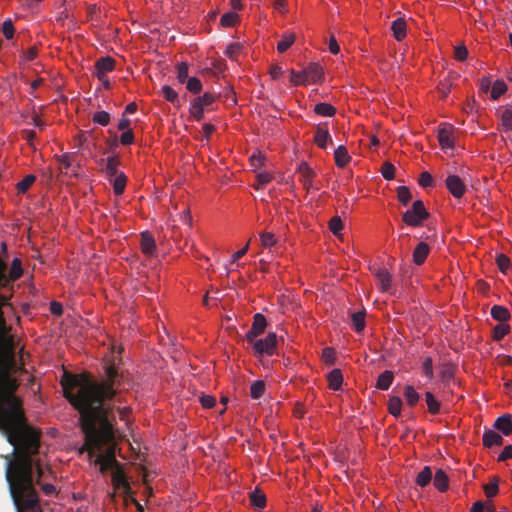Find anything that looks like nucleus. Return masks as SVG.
<instances>
[{"instance_id":"nucleus-1","label":"nucleus","mask_w":512,"mask_h":512,"mask_svg":"<svg viewBox=\"0 0 512 512\" xmlns=\"http://www.w3.org/2000/svg\"><path fill=\"white\" fill-rule=\"evenodd\" d=\"M18 389L11 391L14 401L0 396V433L13 446L11 454L1 455L6 460L5 479L16 512H43L35 486L41 485L45 495L56 488L41 484L46 477L39 457L41 433L29 424Z\"/></svg>"},{"instance_id":"nucleus-2","label":"nucleus","mask_w":512,"mask_h":512,"mask_svg":"<svg viewBox=\"0 0 512 512\" xmlns=\"http://www.w3.org/2000/svg\"><path fill=\"white\" fill-rule=\"evenodd\" d=\"M104 372L105 379L102 381L95 380L89 374L68 373L61 380L64 397L80 414L79 422L85 443L79 451H87L89 459L115 438L112 407L105 401L116 395L122 375L114 364H106Z\"/></svg>"},{"instance_id":"nucleus-3","label":"nucleus","mask_w":512,"mask_h":512,"mask_svg":"<svg viewBox=\"0 0 512 512\" xmlns=\"http://www.w3.org/2000/svg\"><path fill=\"white\" fill-rule=\"evenodd\" d=\"M430 216L426 210L422 200H416L413 202L411 209H408L403 215L402 220L405 224L418 227Z\"/></svg>"},{"instance_id":"nucleus-4","label":"nucleus","mask_w":512,"mask_h":512,"mask_svg":"<svg viewBox=\"0 0 512 512\" xmlns=\"http://www.w3.org/2000/svg\"><path fill=\"white\" fill-rule=\"evenodd\" d=\"M250 343L253 345L256 354L272 356L276 352L277 335L274 332H269L265 338L254 339V341Z\"/></svg>"},{"instance_id":"nucleus-5","label":"nucleus","mask_w":512,"mask_h":512,"mask_svg":"<svg viewBox=\"0 0 512 512\" xmlns=\"http://www.w3.org/2000/svg\"><path fill=\"white\" fill-rule=\"evenodd\" d=\"M267 327V320L261 313H256L253 317L251 328L246 333V340L253 342L259 335L263 334Z\"/></svg>"},{"instance_id":"nucleus-6","label":"nucleus","mask_w":512,"mask_h":512,"mask_svg":"<svg viewBox=\"0 0 512 512\" xmlns=\"http://www.w3.org/2000/svg\"><path fill=\"white\" fill-rule=\"evenodd\" d=\"M448 191L453 195L454 198L460 199L466 193V185L458 175H448L445 180Z\"/></svg>"},{"instance_id":"nucleus-7","label":"nucleus","mask_w":512,"mask_h":512,"mask_svg":"<svg viewBox=\"0 0 512 512\" xmlns=\"http://www.w3.org/2000/svg\"><path fill=\"white\" fill-rule=\"evenodd\" d=\"M438 141L442 149H453L454 148V128L452 125H443L438 130Z\"/></svg>"},{"instance_id":"nucleus-8","label":"nucleus","mask_w":512,"mask_h":512,"mask_svg":"<svg viewBox=\"0 0 512 512\" xmlns=\"http://www.w3.org/2000/svg\"><path fill=\"white\" fill-rule=\"evenodd\" d=\"M94 462L100 466L101 473H105L110 468L114 470L116 467H120L119 462L115 458L113 449H109L105 455H98Z\"/></svg>"},{"instance_id":"nucleus-9","label":"nucleus","mask_w":512,"mask_h":512,"mask_svg":"<svg viewBox=\"0 0 512 512\" xmlns=\"http://www.w3.org/2000/svg\"><path fill=\"white\" fill-rule=\"evenodd\" d=\"M112 484L115 487V489L121 491L124 494H129L131 492V487L126 479L125 473L121 466L116 467V469L113 470Z\"/></svg>"},{"instance_id":"nucleus-10","label":"nucleus","mask_w":512,"mask_h":512,"mask_svg":"<svg viewBox=\"0 0 512 512\" xmlns=\"http://www.w3.org/2000/svg\"><path fill=\"white\" fill-rule=\"evenodd\" d=\"M115 60L110 57H101L94 64L93 75H107L115 69Z\"/></svg>"},{"instance_id":"nucleus-11","label":"nucleus","mask_w":512,"mask_h":512,"mask_svg":"<svg viewBox=\"0 0 512 512\" xmlns=\"http://www.w3.org/2000/svg\"><path fill=\"white\" fill-rule=\"evenodd\" d=\"M374 276L377 278L380 289L384 292L388 291L391 286V275L386 268H371Z\"/></svg>"},{"instance_id":"nucleus-12","label":"nucleus","mask_w":512,"mask_h":512,"mask_svg":"<svg viewBox=\"0 0 512 512\" xmlns=\"http://www.w3.org/2000/svg\"><path fill=\"white\" fill-rule=\"evenodd\" d=\"M304 71L307 82L319 83L323 79V68L318 63H310Z\"/></svg>"},{"instance_id":"nucleus-13","label":"nucleus","mask_w":512,"mask_h":512,"mask_svg":"<svg viewBox=\"0 0 512 512\" xmlns=\"http://www.w3.org/2000/svg\"><path fill=\"white\" fill-rule=\"evenodd\" d=\"M430 253V247L426 242H420L415 247L412 258L415 265H422Z\"/></svg>"},{"instance_id":"nucleus-14","label":"nucleus","mask_w":512,"mask_h":512,"mask_svg":"<svg viewBox=\"0 0 512 512\" xmlns=\"http://www.w3.org/2000/svg\"><path fill=\"white\" fill-rule=\"evenodd\" d=\"M494 428L501 431L505 436L510 435L512 433V416L505 414L498 417L494 422Z\"/></svg>"},{"instance_id":"nucleus-15","label":"nucleus","mask_w":512,"mask_h":512,"mask_svg":"<svg viewBox=\"0 0 512 512\" xmlns=\"http://www.w3.org/2000/svg\"><path fill=\"white\" fill-rule=\"evenodd\" d=\"M141 249L145 255L152 256L156 250V243L149 232L141 233Z\"/></svg>"},{"instance_id":"nucleus-16","label":"nucleus","mask_w":512,"mask_h":512,"mask_svg":"<svg viewBox=\"0 0 512 512\" xmlns=\"http://www.w3.org/2000/svg\"><path fill=\"white\" fill-rule=\"evenodd\" d=\"M391 30L393 31V36L397 41L403 40L407 33L406 21L403 18L395 19L391 24Z\"/></svg>"},{"instance_id":"nucleus-17","label":"nucleus","mask_w":512,"mask_h":512,"mask_svg":"<svg viewBox=\"0 0 512 512\" xmlns=\"http://www.w3.org/2000/svg\"><path fill=\"white\" fill-rule=\"evenodd\" d=\"M483 444L485 447L501 446L503 437L494 430H487L483 434Z\"/></svg>"},{"instance_id":"nucleus-18","label":"nucleus","mask_w":512,"mask_h":512,"mask_svg":"<svg viewBox=\"0 0 512 512\" xmlns=\"http://www.w3.org/2000/svg\"><path fill=\"white\" fill-rule=\"evenodd\" d=\"M334 158L336 165L340 168L346 166L351 159L347 148L343 145H340L335 149Z\"/></svg>"},{"instance_id":"nucleus-19","label":"nucleus","mask_w":512,"mask_h":512,"mask_svg":"<svg viewBox=\"0 0 512 512\" xmlns=\"http://www.w3.org/2000/svg\"><path fill=\"white\" fill-rule=\"evenodd\" d=\"M394 380V374L390 370L382 372L377 379L376 388L379 390L386 391L390 388Z\"/></svg>"},{"instance_id":"nucleus-20","label":"nucleus","mask_w":512,"mask_h":512,"mask_svg":"<svg viewBox=\"0 0 512 512\" xmlns=\"http://www.w3.org/2000/svg\"><path fill=\"white\" fill-rule=\"evenodd\" d=\"M298 172L301 175V180L304 185L309 188L312 186V179L315 175L314 171L309 167L306 162H301L298 167Z\"/></svg>"},{"instance_id":"nucleus-21","label":"nucleus","mask_w":512,"mask_h":512,"mask_svg":"<svg viewBox=\"0 0 512 512\" xmlns=\"http://www.w3.org/2000/svg\"><path fill=\"white\" fill-rule=\"evenodd\" d=\"M118 165L119 159L116 156H110L106 159L105 163V173L109 180H112L113 177L118 176Z\"/></svg>"},{"instance_id":"nucleus-22","label":"nucleus","mask_w":512,"mask_h":512,"mask_svg":"<svg viewBox=\"0 0 512 512\" xmlns=\"http://www.w3.org/2000/svg\"><path fill=\"white\" fill-rule=\"evenodd\" d=\"M327 380L329 382V388L332 390H339L342 386L343 375L340 369H333L327 375Z\"/></svg>"},{"instance_id":"nucleus-23","label":"nucleus","mask_w":512,"mask_h":512,"mask_svg":"<svg viewBox=\"0 0 512 512\" xmlns=\"http://www.w3.org/2000/svg\"><path fill=\"white\" fill-rule=\"evenodd\" d=\"M314 141L319 148L325 149L328 142H331V136L328 130L318 126L314 135Z\"/></svg>"},{"instance_id":"nucleus-24","label":"nucleus","mask_w":512,"mask_h":512,"mask_svg":"<svg viewBox=\"0 0 512 512\" xmlns=\"http://www.w3.org/2000/svg\"><path fill=\"white\" fill-rule=\"evenodd\" d=\"M491 316L494 320H497L501 323L508 321L510 319V312L505 306L494 305L491 308Z\"/></svg>"},{"instance_id":"nucleus-25","label":"nucleus","mask_w":512,"mask_h":512,"mask_svg":"<svg viewBox=\"0 0 512 512\" xmlns=\"http://www.w3.org/2000/svg\"><path fill=\"white\" fill-rule=\"evenodd\" d=\"M433 483H434V486L440 492H444L448 489V486H449L448 477L442 469H439L436 471Z\"/></svg>"},{"instance_id":"nucleus-26","label":"nucleus","mask_w":512,"mask_h":512,"mask_svg":"<svg viewBox=\"0 0 512 512\" xmlns=\"http://www.w3.org/2000/svg\"><path fill=\"white\" fill-rule=\"evenodd\" d=\"M296 36L292 32H286L282 35V39L277 44V51L279 53L286 52L291 45L295 42Z\"/></svg>"},{"instance_id":"nucleus-27","label":"nucleus","mask_w":512,"mask_h":512,"mask_svg":"<svg viewBox=\"0 0 512 512\" xmlns=\"http://www.w3.org/2000/svg\"><path fill=\"white\" fill-rule=\"evenodd\" d=\"M250 502L255 508L262 509L266 505V496L261 490L255 489L250 493Z\"/></svg>"},{"instance_id":"nucleus-28","label":"nucleus","mask_w":512,"mask_h":512,"mask_svg":"<svg viewBox=\"0 0 512 512\" xmlns=\"http://www.w3.org/2000/svg\"><path fill=\"white\" fill-rule=\"evenodd\" d=\"M425 401L428 407L429 413L435 415L440 412L441 404L440 402L435 398L432 392L427 391L425 393Z\"/></svg>"},{"instance_id":"nucleus-29","label":"nucleus","mask_w":512,"mask_h":512,"mask_svg":"<svg viewBox=\"0 0 512 512\" xmlns=\"http://www.w3.org/2000/svg\"><path fill=\"white\" fill-rule=\"evenodd\" d=\"M365 314V310L351 314L352 325L356 332H361L365 328Z\"/></svg>"},{"instance_id":"nucleus-30","label":"nucleus","mask_w":512,"mask_h":512,"mask_svg":"<svg viewBox=\"0 0 512 512\" xmlns=\"http://www.w3.org/2000/svg\"><path fill=\"white\" fill-rule=\"evenodd\" d=\"M113 184V191L116 195H121L124 192L127 178L124 173H120L118 176H115L110 180Z\"/></svg>"},{"instance_id":"nucleus-31","label":"nucleus","mask_w":512,"mask_h":512,"mask_svg":"<svg viewBox=\"0 0 512 512\" xmlns=\"http://www.w3.org/2000/svg\"><path fill=\"white\" fill-rule=\"evenodd\" d=\"M432 479V471L429 466H425L417 475L416 483L421 487L427 486Z\"/></svg>"},{"instance_id":"nucleus-32","label":"nucleus","mask_w":512,"mask_h":512,"mask_svg":"<svg viewBox=\"0 0 512 512\" xmlns=\"http://www.w3.org/2000/svg\"><path fill=\"white\" fill-rule=\"evenodd\" d=\"M402 400L398 396L390 397L388 401V411L391 415L398 417L401 414Z\"/></svg>"},{"instance_id":"nucleus-33","label":"nucleus","mask_w":512,"mask_h":512,"mask_svg":"<svg viewBox=\"0 0 512 512\" xmlns=\"http://www.w3.org/2000/svg\"><path fill=\"white\" fill-rule=\"evenodd\" d=\"M189 113L193 120L200 121L204 116V107L198 103L196 99H193L191 101Z\"/></svg>"},{"instance_id":"nucleus-34","label":"nucleus","mask_w":512,"mask_h":512,"mask_svg":"<svg viewBox=\"0 0 512 512\" xmlns=\"http://www.w3.org/2000/svg\"><path fill=\"white\" fill-rule=\"evenodd\" d=\"M404 396L406 398L407 404L411 407H414L420 399L419 394L411 385H407L405 387Z\"/></svg>"},{"instance_id":"nucleus-35","label":"nucleus","mask_w":512,"mask_h":512,"mask_svg":"<svg viewBox=\"0 0 512 512\" xmlns=\"http://www.w3.org/2000/svg\"><path fill=\"white\" fill-rule=\"evenodd\" d=\"M265 392V383L263 380L254 381L250 387V396L253 399H259Z\"/></svg>"},{"instance_id":"nucleus-36","label":"nucleus","mask_w":512,"mask_h":512,"mask_svg":"<svg viewBox=\"0 0 512 512\" xmlns=\"http://www.w3.org/2000/svg\"><path fill=\"white\" fill-rule=\"evenodd\" d=\"M314 111L316 114L325 117H331L336 113V109L328 103H318L315 106Z\"/></svg>"},{"instance_id":"nucleus-37","label":"nucleus","mask_w":512,"mask_h":512,"mask_svg":"<svg viewBox=\"0 0 512 512\" xmlns=\"http://www.w3.org/2000/svg\"><path fill=\"white\" fill-rule=\"evenodd\" d=\"M510 332V326L508 324L499 323L493 328V340L500 341Z\"/></svg>"},{"instance_id":"nucleus-38","label":"nucleus","mask_w":512,"mask_h":512,"mask_svg":"<svg viewBox=\"0 0 512 512\" xmlns=\"http://www.w3.org/2000/svg\"><path fill=\"white\" fill-rule=\"evenodd\" d=\"M486 497L492 498L497 495L499 491V481L497 477H493L491 482L483 486Z\"/></svg>"},{"instance_id":"nucleus-39","label":"nucleus","mask_w":512,"mask_h":512,"mask_svg":"<svg viewBox=\"0 0 512 512\" xmlns=\"http://www.w3.org/2000/svg\"><path fill=\"white\" fill-rule=\"evenodd\" d=\"M161 94L167 101H169L172 104H176L179 102L178 93L168 85H164L161 88Z\"/></svg>"},{"instance_id":"nucleus-40","label":"nucleus","mask_w":512,"mask_h":512,"mask_svg":"<svg viewBox=\"0 0 512 512\" xmlns=\"http://www.w3.org/2000/svg\"><path fill=\"white\" fill-rule=\"evenodd\" d=\"M507 90V86L503 80H496L492 86L491 98L498 99Z\"/></svg>"},{"instance_id":"nucleus-41","label":"nucleus","mask_w":512,"mask_h":512,"mask_svg":"<svg viewBox=\"0 0 512 512\" xmlns=\"http://www.w3.org/2000/svg\"><path fill=\"white\" fill-rule=\"evenodd\" d=\"M397 198L399 202L404 206L408 205V203L412 199V195L409 188L406 186H399L397 188Z\"/></svg>"},{"instance_id":"nucleus-42","label":"nucleus","mask_w":512,"mask_h":512,"mask_svg":"<svg viewBox=\"0 0 512 512\" xmlns=\"http://www.w3.org/2000/svg\"><path fill=\"white\" fill-rule=\"evenodd\" d=\"M36 177L32 174L25 176L18 184L17 190L19 193H25L35 182Z\"/></svg>"},{"instance_id":"nucleus-43","label":"nucleus","mask_w":512,"mask_h":512,"mask_svg":"<svg viewBox=\"0 0 512 512\" xmlns=\"http://www.w3.org/2000/svg\"><path fill=\"white\" fill-rule=\"evenodd\" d=\"M186 89L193 94L200 93L202 90V83L200 79H198L197 77H190L189 79H187Z\"/></svg>"},{"instance_id":"nucleus-44","label":"nucleus","mask_w":512,"mask_h":512,"mask_svg":"<svg viewBox=\"0 0 512 512\" xmlns=\"http://www.w3.org/2000/svg\"><path fill=\"white\" fill-rule=\"evenodd\" d=\"M92 120L102 126H107L110 122V114L106 111H97L93 114Z\"/></svg>"},{"instance_id":"nucleus-45","label":"nucleus","mask_w":512,"mask_h":512,"mask_svg":"<svg viewBox=\"0 0 512 512\" xmlns=\"http://www.w3.org/2000/svg\"><path fill=\"white\" fill-rule=\"evenodd\" d=\"M177 79L180 83H186L187 79H189L188 75V65L185 62H181L177 64Z\"/></svg>"},{"instance_id":"nucleus-46","label":"nucleus","mask_w":512,"mask_h":512,"mask_svg":"<svg viewBox=\"0 0 512 512\" xmlns=\"http://www.w3.org/2000/svg\"><path fill=\"white\" fill-rule=\"evenodd\" d=\"M290 74H291L290 81L294 85H305V84L308 83L307 79H306V75H305L304 69L302 71H299V72L291 70Z\"/></svg>"},{"instance_id":"nucleus-47","label":"nucleus","mask_w":512,"mask_h":512,"mask_svg":"<svg viewBox=\"0 0 512 512\" xmlns=\"http://www.w3.org/2000/svg\"><path fill=\"white\" fill-rule=\"evenodd\" d=\"M237 21L238 15L235 12L225 13L220 19V23L224 27H232L236 24Z\"/></svg>"},{"instance_id":"nucleus-48","label":"nucleus","mask_w":512,"mask_h":512,"mask_svg":"<svg viewBox=\"0 0 512 512\" xmlns=\"http://www.w3.org/2000/svg\"><path fill=\"white\" fill-rule=\"evenodd\" d=\"M453 366L451 364H443L439 370V377L442 381H449L453 377Z\"/></svg>"},{"instance_id":"nucleus-49","label":"nucleus","mask_w":512,"mask_h":512,"mask_svg":"<svg viewBox=\"0 0 512 512\" xmlns=\"http://www.w3.org/2000/svg\"><path fill=\"white\" fill-rule=\"evenodd\" d=\"M496 263L502 273H507L510 268V259L505 254H499L496 257Z\"/></svg>"},{"instance_id":"nucleus-50","label":"nucleus","mask_w":512,"mask_h":512,"mask_svg":"<svg viewBox=\"0 0 512 512\" xmlns=\"http://www.w3.org/2000/svg\"><path fill=\"white\" fill-rule=\"evenodd\" d=\"M272 180V175L268 172H261L257 175L256 189H263Z\"/></svg>"},{"instance_id":"nucleus-51","label":"nucleus","mask_w":512,"mask_h":512,"mask_svg":"<svg viewBox=\"0 0 512 512\" xmlns=\"http://www.w3.org/2000/svg\"><path fill=\"white\" fill-rule=\"evenodd\" d=\"M381 174L386 180H392L395 176V167L390 162L383 163L381 167Z\"/></svg>"},{"instance_id":"nucleus-52","label":"nucleus","mask_w":512,"mask_h":512,"mask_svg":"<svg viewBox=\"0 0 512 512\" xmlns=\"http://www.w3.org/2000/svg\"><path fill=\"white\" fill-rule=\"evenodd\" d=\"M261 245L264 248H270L275 245L276 239L274 234L270 232H264L260 234Z\"/></svg>"},{"instance_id":"nucleus-53","label":"nucleus","mask_w":512,"mask_h":512,"mask_svg":"<svg viewBox=\"0 0 512 512\" xmlns=\"http://www.w3.org/2000/svg\"><path fill=\"white\" fill-rule=\"evenodd\" d=\"M501 122L505 130L512 131V110L505 109L501 115Z\"/></svg>"},{"instance_id":"nucleus-54","label":"nucleus","mask_w":512,"mask_h":512,"mask_svg":"<svg viewBox=\"0 0 512 512\" xmlns=\"http://www.w3.org/2000/svg\"><path fill=\"white\" fill-rule=\"evenodd\" d=\"M204 108L212 105L216 100V95L213 93L206 92L202 96L195 98Z\"/></svg>"},{"instance_id":"nucleus-55","label":"nucleus","mask_w":512,"mask_h":512,"mask_svg":"<svg viewBox=\"0 0 512 512\" xmlns=\"http://www.w3.org/2000/svg\"><path fill=\"white\" fill-rule=\"evenodd\" d=\"M329 229L334 235H338L343 229V222L340 217L335 216L329 221Z\"/></svg>"},{"instance_id":"nucleus-56","label":"nucleus","mask_w":512,"mask_h":512,"mask_svg":"<svg viewBox=\"0 0 512 512\" xmlns=\"http://www.w3.org/2000/svg\"><path fill=\"white\" fill-rule=\"evenodd\" d=\"M418 183L423 188L432 187L434 185L433 178L427 171H424L420 174Z\"/></svg>"},{"instance_id":"nucleus-57","label":"nucleus","mask_w":512,"mask_h":512,"mask_svg":"<svg viewBox=\"0 0 512 512\" xmlns=\"http://www.w3.org/2000/svg\"><path fill=\"white\" fill-rule=\"evenodd\" d=\"M422 370H423L424 375L427 378H429V379L433 378L434 372H433V362H432L431 357H426L424 359L423 364H422Z\"/></svg>"},{"instance_id":"nucleus-58","label":"nucleus","mask_w":512,"mask_h":512,"mask_svg":"<svg viewBox=\"0 0 512 512\" xmlns=\"http://www.w3.org/2000/svg\"><path fill=\"white\" fill-rule=\"evenodd\" d=\"M322 359L328 365H332L335 362V351L331 347H326L322 352Z\"/></svg>"},{"instance_id":"nucleus-59","label":"nucleus","mask_w":512,"mask_h":512,"mask_svg":"<svg viewBox=\"0 0 512 512\" xmlns=\"http://www.w3.org/2000/svg\"><path fill=\"white\" fill-rule=\"evenodd\" d=\"M454 57L458 61H465L468 57V50L465 45H459L455 47Z\"/></svg>"},{"instance_id":"nucleus-60","label":"nucleus","mask_w":512,"mask_h":512,"mask_svg":"<svg viewBox=\"0 0 512 512\" xmlns=\"http://www.w3.org/2000/svg\"><path fill=\"white\" fill-rule=\"evenodd\" d=\"M134 141V133L131 129L125 130L120 136V142L122 145H131Z\"/></svg>"},{"instance_id":"nucleus-61","label":"nucleus","mask_w":512,"mask_h":512,"mask_svg":"<svg viewBox=\"0 0 512 512\" xmlns=\"http://www.w3.org/2000/svg\"><path fill=\"white\" fill-rule=\"evenodd\" d=\"M241 49L242 46L239 43H232L227 47L225 54L230 58H235L240 53Z\"/></svg>"},{"instance_id":"nucleus-62","label":"nucleus","mask_w":512,"mask_h":512,"mask_svg":"<svg viewBox=\"0 0 512 512\" xmlns=\"http://www.w3.org/2000/svg\"><path fill=\"white\" fill-rule=\"evenodd\" d=\"M2 32L7 39H11L14 35V26L11 20L4 21Z\"/></svg>"},{"instance_id":"nucleus-63","label":"nucleus","mask_w":512,"mask_h":512,"mask_svg":"<svg viewBox=\"0 0 512 512\" xmlns=\"http://www.w3.org/2000/svg\"><path fill=\"white\" fill-rule=\"evenodd\" d=\"M200 402L204 408H212L216 403V399L210 395H202Z\"/></svg>"},{"instance_id":"nucleus-64","label":"nucleus","mask_w":512,"mask_h":512,"mask_svg":"<svg viewBox=\"0 0 512 512\" xmlns=\"http://www.w3.org/2000/svg\"><path fill=\"white\" fill-rule=\"evenodd\" d=\"M512 458V445H507L504 447L502 452L498 456V461L503 462Z\"/></svg>"}]
</instances>
